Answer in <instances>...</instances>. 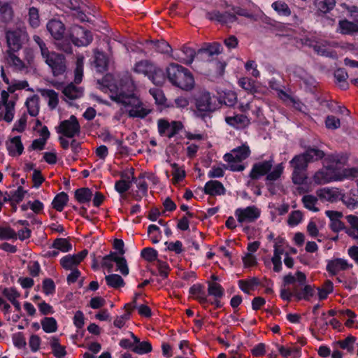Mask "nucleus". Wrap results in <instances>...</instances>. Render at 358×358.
I'll list each match as a JSON object with an SVG mask.
<instances>
[{
  "label": "nucleus",
  "instance_id": "64",
  "mask_svg": "<svg viewBox=\"0 0 358 358\" xmlns=\"http://www.w3.org/2000/svg\"><path fill=\"white\" fill-rule=\"evenodd\" d=\"M115 263L117 266V270L119 271L122 275L126 276L129 274V269L127 260L124 257H120V258L117 259Z\"/></svg>",
  "mask_w": 358,
  "mask_h": 358
},
{
  "label": "nucleus",
  "instance_id": "50",
  "mask_svg": "<svg viewBox=\"0 0 358 358\" xmlns=\"http://www.w3.org/2000/svg\"><path fill=\"white\" fill-rule=\"evenodd\" d=\"M148 234L150 236L152 243L156 244L159 242L162 237L160 228L155 224H150L148 227Z\"/></svg>",
  "mask_w": 358,
  "mask_h": 358
},
{
  "label": "nucleus",
  "instance_id": "16",
  "mask_svg": "<svg viewBox=\"0 0 358 358\" xmlns=\"http://www.w3.org/2000/svg\"><path fill=\"white\" fill-rule=\"evenodd\" d=\"M189 293L204 308L208 299L206 294L205 287L202 284L196 283L189 287Z\"/></svg>",
  "mask_w": 358,
  "mask_h": 358
},
{
  "label": "nucleus",
  "instance_id": "58",
  "mask_svg": "<svg viewBox=\"0 0 358 358\" xmlns=\"http://www.w3.org/2000/svg\"><path fill=\"white\" fill-rule=\"evenodd\" d=\"M55 284L51 278H45L43 280V292L45 295H50L55 293Z\"/></svg>",
  "mask_w": 358,
  "mask_h": 358
},
{
  "label": "nucleus",
  "instance_id": "47",
  "mask_svg": "<svg viewBox=\"0 0 358 358\" xmlns=\"http://www.w3.org/2000/svg\"><path fill=\"white\" fill-rule=\"evenodd\" d=\"M302 202L306 208L313 212H317L319 210L318 208L315 207V204L317 202L316 196L312 194L305 195L302 198Z\"/></svg>",
  "mask_w": 358,
  "mask_h": 358
},
{
  "label": "nucleus",
  "instance_id": "56",
  "mask_svg": "<svg viewBox=\"0 0 358 358\" xmlns=\"http://www.w3.org/2000/svg\"><path fill=\"white\" fill-rule=\"evenodd\" d=\"M27 193V191L24 190L22 186H19L16 190L10 191L11 201L20 203Z\"/></svg>",
  "mask_w": 358,
  "mask_h": 358
},
{
  "label": "nucleus",
  "instance_id": "22",
  "mask_svg": "<svg viewBox=\"0 0 358 358\" xmlns=\"http://www.w3.org/2000/svg\"><path fill=\"white\" fill-rule=\"evenodd\" d=\"M225 122L231 127L238 129L247 124L249 122V120L243 114H236L233 116H226Z\"/></svg>",
  "mask_w": 358,
  "mask_h": 358
},
{
  "label": "nucleus",
  "instance_id": "55",
  "mask_svg": "<svg viewBox=\"0 0 358 358\" xmlns=\"http://www.w3.org/2000/svg\"><path fill=\"white\" fill-rule=\"evenodd\" d=\"M2 294L11 303L20 296V293L14 287H6L2 290Z\"/></svg>",
  "mask_w": 358,
  "mask_h": 358
},
{
  "label": "nucleus",
  "instance_id": "40",
  "mask_svg": "<svg viewBox=\"0 0 358 358\" xmlns=\"http://www.w3.org/2000/svg\"><path fill=\"white\" fill-rule=\"evenodd\" d=\"M148 78L157 86L163 85L165 80L164 72L162 69L154 66V71L149 75Z\"/></svg>",
  "mask_w": 358,
  "mask_h": 358
},
{
  "label": "nucleus",
  "instance_id": "9",
  "mask_svg": "<svg viewBox=\"0 0 358 358\" xmlns=\"http://www.w3.org/2000/svg\"><path fill=\"white\" fill-rule=\"evenodd\" d=\"M234 215L237 221L242 224L244 222L252 223L260 217L261 210L256 206H249L246 208H238Z\"/></svg>",
  "mask_w": 358,
  "mask_h": 358
},
{
  "label": "nucleus",
  "instance_id": "2",
  "mask_svg": "<svg viewBox=\"0 0 358 358\" xmlns=\"http://www.w3.org/2000/svg\"><path fill=\"white\" fill-rule=\"evenodd\" d=\"M348 157L343 153L327 155L324 160V168L317 171L313 176V181L317 185L327 184L337 181V168L343 166Z\"/></svg>",
  "mask_w": 358,
  "mask_h": 358
},
{
  "label": "nucleus",
  "instance_id": "8",
  "mask_svg": "<svg viewBox=\"0 0 358 358\" xmlns=\"http://www.w3.org/2000/svg\"><path fill=\"white\" fill-rule=\"evenodd\" d=\"M57 131L67 138L78 136L80 133V125L77 117L72 115L69 119L60 122Z\"/></svg>",
  "mask_w": 358,
  "mask_h": 358
},
{
  "label": "nucleus",
  "instance_id": "62",
  "mask_svg": "<svg viewBox=\"0 0 358 358\" xmlns=\"http://www.w3.org/2000/svg\"><path fill=\"white\" fill-rule=\"evenodd\" d=\"M303 220V215L299 210H294L290 213L288 217V224L290 226L298 225Z\"/></svg>",
  "mask_w": 358,
  "mask_h": 358
},
{
  "label": "nucleus",
  "instance_id": "46",
  "mask_svg": "<svg viewBox=\"0 0 358 358\" xmlns=\"http://www.w3.org/2000/svg\"><path fill=\"white\" fill-rule=\"evenodd\" d=\"M141 256L143 259L148 262L157 261L158 252L153 248H145L141 252Z\"/></svg>",
  "mask_w": 358,
  "mask_h": 358
},
{
  "label": "nucleus",
  "instance_id": "1",
  "mask_svg": "<svg viewBox=\"0 0 358 358\" xmlns=\"http://www.w3.org/2000/svg\"><path fill=\"white\" fill-rule=\"evenodd\" d=\"M99 83L108 89L112 101L131 107L127 111L129 117L144 119L150 113V110L143 107L142 101L135 94L136 85L131 75L123 76L118 83L110 82L106 78Z\"/></svg>",
  "mask_w": 358,
  "mask_h": 358
},
{
  "label": "nucleus",
  "instance_id": "11",
  "mask_svg": "<svg viewBox=\"0 0 358 358\" xmlns=\"http://www.w3.org/2000/svg\"><path fill=\"white\" fill-rule=\"evenodd\" d=\"M352 266V264H349L345 259L335 258L327 260L326 270L331 275H336L338 271L348 270Z\"/></svg>",
  "mask_w": 358,
  "mask_h": 358
},
{
  "label": "nucleus",
  "instance_id": "13",
  "mask_svg": "<svg viewBox=\"0 0 358 358\" xmlns=\"http://www.w3.org/2000/svg\"><path fill=\"white\" fill-rule=\"evenodd\" d=\"M336 32L342 35L355 36L358 35V24L347 19L340 20Z\"/></svg>",
  "mask_w": 358,
  "mask_h": 358
},
{
  "label": "nucleus",
  "instance_id": "27",
  "mask_svg": "<svg viewBox=\"0 0 358 358\" xmlns=\"http://www.w3.org/2000/svg\"><path fill=\"white\" fill-rule=\"evenodd\" d=\"M68 201L69 195L66 192H62L55 196L52 201V206L57 211L62 212Z\"/></svg>",
  "mask_w": 358,
  "mask_h": 358
},
{
  "label": "nucleus",
  "instance_id": "12",
  "mask_svg": "<svg viewBox=\"0 0 358 358\" xmlns=\"http://www.w3.org/2000/svg\"><path fill=\"white\" fill-rule=\"evenodd\" d=\"M21 33L18 30H9L6 33V38L9 50L8 51L15 52L22 47Z\"/></svg>",
  "mask_w": 358,
  "mask_h": 358
},
{
  "label": "nucleus",
  "instance_id": "33",
  "mask_svg": "<svg viewBox=\"0 0 358 358\" xmlns=\"http://www.w3.org/2000/svg\"><path fill=\"white\" fill-rule=\"evenodd\" d=\"M317 10L322 14L330 13L336 6V0H315Z\"/></svg>",
  "mask_w": 358,
  "mask_h": 358
},
{
  "label": "nucleus",
  "instance_id": "32",
  "mask_svg": "<svg viewBox=\"0 0 358 358\" xmlns=\"http://www.w3.org/2000/svg\"><path fill=\"white\" fill-rule=\"evenodd\" d=\"M310 162L322 159L327 157L324 152L315 147H308L304 152Z\"/></svg>",
  "mask_w": 358,
  "mask_h": 358
},
{
  "label": "nucleus",
  "instance_id": "42",
  "mask_svg": "<svg viewBox=\"0 0 358 358\" xmlns=\"http://www.w3.org/2000/svg\"><path fill=\"white\" fill-rule=\"evenodd\" d=\"M150 43L153 45V48L157 52L169 54L172 51L169 43L164 40L150 41Z\"/></svg>",
  "mask_w": 358,
  "mask_h": 358
},
{
  "label": "nucleus",
  "instance_id": "21",
  "mask_svg": "<svg viewBox=\"0 0 358 358\" xmlns=\"http://www.w3.org/2000/svg\"><path fill=\"white\" fill-rule=\"evenodd\" d=\"M94 64L97 72L103 73L106 71L108 65V59L106 55L103 52H95Z\"/></svg>",
  "mask_w": 358,
  "mask_h": 358
},
{
  "label": "nucleus",
  "instance_id": "60",
  "mask_svg": "<svg viewBox=\"0 0 358 358\" xmlns=\"http://www.w3.org/2000/svg\"><path fill=\"white\" fill-rule=\"evenodd\" d=\"M325 126L329 129H336L341 127L340 119L334 115H328L325 120Z\"/></svg>",
  "mask_w": 358,
  "mask_h": 358
},
{
  "label": "nucleus",
  "instance_id": "39",
  "mask_svg": "<svg viewBox=\"0 0 358 358\" xmlns=\"http://www.w3.org/2000/svg\"><path fill=\"white\" fill-rule=\"evenodd\" d=\"M52 248L60 250L62 252H68L72 250L73 246L66 238H57L53 241Z\"/></svg>",
  "mask_w": 358,
  "mask_h": 358
},
{
  "label": "nucleus",
  "instance_id": "10",
  "mask_svg": "<svg viewBox=\"0 0 358 358\" xmlns=\"http://www.w3.org/2000/svg\"><path fill=\"white\" fill-rule=\"evenodd\" d=\"M250 155L249 146L243 145L232 150V153H226L223 159L227 162H241Z\"/></svg>",
  "mask_w": 358,
  "mask_h": 358
},
{
  "label": "nucleus",
  "instance_id": "25",
  "mask_svg": "<svg viewBox=\"0 0 358 358\" xmlns=\"http://www.w3.org/2000/svg\"><path fill=\"white\" fill-rule=\"evenodd\" d=\"M92 192L88 187H81L77 189L74 192V196L79 203H85L91 201Z\"/></svg>",
  "mask_w": 358,
  "mask_h": 358
},
{
  "label": "nucleus",
  "instance_id": "49",
  "mask_svg": "<svg viewBox=\"0 0 358 358\" xmlns=\"http://www.w3.org/2000/svg\"><path fill=\"white\" fill-rule=\"evenodd\" d=\"M62 92L67 98L71 100L76 99L80 96L78 88L72 83L66 85Z\"/></svg>",
  "mask_w": 358,
  "mask_h": 358
},
{
  "label": "nucleus",
  "instance_id": "28",
  "mask_svg": "<svg viewBox=\"0 0 358 358\" xmlns=\"http://www.w3.org/2000/svg\"><path fill=\"white\" fill-rule=\"evenodd\" d=\"M271 8L277 13L279 16L289 17L292 11L289 6L283 1L277 0L272 3Z\"/></svg>",
  "mask_w": 358,
  "mask_h": 358
},
{
  "label": "nucleus",
  "instance_id": "36",
  "mask_svg": "<svg viewBox=\"0 0 358 358\" xmlns=\"http://www.w3.org/2000/svg\"><path fill=\"white\" fill-rule=\"evenodd\" d=\"M41 324L43 330L48 334L57 331L58 328L57 322L52 317H45L41 320Z\"/></svg>",
  "mask_w": 358,
  "mask_h": 358
},
{
  "label": "nucleus",
  "instance_id": "26",
  "mask_svg": "<svg viewBox=\"0 0 358 358\" xmlns=\"http://www.w3.org/2000/svg\"><path fill=\"white\" fill-rule=\"evenodd\" d=\"M39 98L38 95L34 94L27 99L25 106L27 108L29 114L31 117H36L39 113L38 106Z\"/></svg>",
  "mask_w": 358,
  "mask_h": 358
},
{
  "label": "nucleus",
  "instance_id": "29",
  "mask_svg": "<svg viewBox=\"0 0 358 358\" xmlns=\"http://www.w3.org/2000/svg\"><path fill=\"white\" fill-rule=\"evenodd\" d=\"M308 163H310V161L304 152L295 155L289 162L291 167L306 170H307Z\"/></svg>",
  "mask_w": 358,
  "mask_h": 358
},
{
  "label": "nucleus",
  "instance_id": "44",
  "mask_svg": "<svg viewBox=\"0 0 358 358\" xmlns=\"http://www.w3.org/2000/svg\"><path fill=\"white\" fill-rule=\"evenodd\" d=\"M306 169H297L293 168V172L292 174V180L295 185H302L305 182L307 179Z\"/></svg>",
  "mask_w": 358,
  "mask_h": 358
},
{
  "label": "nucleus",
  "instance_id": "63",
  "mask_svg": "<svg viewBox=\"0 0 358 358\" xmlns=\"http://www.w3.org/2000/svg\"><path fill=\"white\" fill-rule=\"evenodd\" d=\"M150 94L153 96L157 104L164 105L166 99L163 93V92L159 89H150Z\"/></svg>",
  "mask_w": 358,
  "mask_h": 358
},
{
  "label": "nucleus",
  "instance_id": "31",
  "mask_svg": "<svg viewBox=\"0 0 358 358\" xmlns=\"http://www.w3.org/2000/svg\"><path fill=\"white\" fill-rule=\"evenodd\" d=\"M50 348L56 358H62L66 355V348L59 343V340L56 336H52L50 341Z\"/></svg>",
  "mask_w": 358,
  "mask_h": 358
},
{
  "label": "nucleus",
  "instance_id": "4",
  "mask_svg": "<svg viewBox=\"0 0 358 358\" xmlns=\"http://www.w3.org/2000/svg\"><path fill=\"white\" fill-rule=\"evenodd\" d=\"M169 81L172 85L185 91H190L194 87V78L189 69L184 66L171 63L166 69Z\"/></svg>",
  "mask_w": 358,
  "mask_h": 358
},
{
  "label": "nucleus",
  "instance_id": "59",
  "mask_svg": "<svg viewBox=\"0 0 358 358\" xmlns=\"http://www.w3.org/2000/svg\"><path fill=\"white\" fill-rule=\"evenodd\" d=\"M183 128V124L180 121H172L170 124L169 131L166 134L169 138L174 137Z\"/></svg>",
  "mask_w": 358,
  "mask_h": 358
},
{
  "label": "nucleus",
  "instance_id": "57",
  "mask_svg": "<svg viewBox=\"0 0 358 358\" xmlns=\"http://www.w3.org/2000/svg\"><path fill=\"white\" fill-rule=\"evenodd\" d=\"M320 320H322V323H320L318 317H314L312 325L318 327L320 331H325L329 325V322L327 321L325 312L322 313Z\"/></svg>",
  "mask_w": 358,
  "mask_h": 358
},
{
  "label": "nucleus",
  "instance_id": "5",
  "mask_svg": "<svg viewBox=\"0 0 358 358\" xmlns=\"http://www.w3.org/2000/svg\"><path fill=\"white\" fill-rule=\"evenodd\" d=\"M215 99V97L212 96L210 93L207 91L201 92L196 95L194 97L195 116L203 120H205L207 117H210V114L217 109Z\"/></svg>",
  "mask_w": 358,
  "mask_h": 358
},
{
  "label": "nucleus",
  "instance_id": "23",
  "mask_svg": "<svg viewBox=\"0 0 358 358\" xmlns=\"http://www.w3.org/2000/svg\"><path fill=\"white\" fill-rule=\"evenodd\" d=\"M304 287L301 290H298L297 288L294 289V296L297 300H305L310 301L311 297L315 294V290L313 287L310 285H303Z\"/></svg>",
  "mask_w": 358,
  "mask_h": 358
},
{
  "label": "nucleus",
  "instance_id": "51",
  "mask_svg": "<svg viewBox=\"0 0 358 358\" xmlns=\"http://www.w3.org/2000/svg\"><path fill=\"white\" fill-rule=\"evenodd\" d=\"M29 22L31 27H38L40 24L39 11L36 7H31L29 9Z\"/></svg>",
  "mask_w": 358,
  "mask_h": 358
},
{
  "label": "nucleus",
  "instance_id": "41",
  "mask_svg": "<svg viewBox=\"0 0 358 358\" xmlns=\"http://www.w3.org/2000/svg\"><path fill=\"white\" fill-rule=\"evenodd\" d=\"M306 44L312 48L314 51L319 55L328 57L329 50L325 48V45L317 41H314L309 38L306 39Z\"/></svg>",
  "mask_w": 358,
  "mask_h": 358
},
{
  "label": "nucleus",
  "instance_id": "20",
  "mask_svg": "<svg viewBox=\"0 0 358 358\" xmlns=\"http://www.w3.org/2000/svg\"><path fill=\"white\" fill-rule=\"evenodd\" d=\"M343 203L350 209L358 207V189H352L348 193L343 194L341 197Z\"/></svg>",
  "mask_w": 358,
  "mask_h": 358
},
{
  "label": "nucleus",
  "instance_id": "18",
  "mask_svg": "<svg viewBox=\"0 0 358 358\" xmlns=\"http://www.w3.org/2000/svg\"><path fill=\"white\" fill-rule=\"evenodd\" d=\"M8 155L11 157L20 156L24 151V145L21 141L20 136H16L10 139L6 143Z\"/></svg>",
  "mask_w": 358,
  "mask_h": 358
},
{
  "label": "nucleus",
  "instance_id": "61",
  "mask_svg": "<svg viewBox=\"0 0 358 358\" xmlns=\"http://www.w3.org/2000/svg\"><path fill=\"white\" fill-rule=\"evenodd\" d=\"M14 345L18 349H22L26 346V340L22 332H17L12 336Z\"/></svg>",
  "mask_w": 358,
  "mask_h": 358
},
{
  "label": "nucleus",
  "instance_id": "7",
  "mask_svg": "<svg viewBox=\"0 0 358 358\" xmlns=\"http://www.w3.org/2000/svg\"><path fill=\"white\" fill-rule=\"evenodd\" d=\"M69 37L72 43L78 47L87 46L93 40L90 31L77 24L71 27Z\"/></svg>",
  "mask_w": 358,
  "mask_h": 358
},
{
  "label": "nucleus",
  "instance_id": "53",
  "mask_svg": "<svg viewBox=\"0 0 358 358\" xmlns=\"http://www.w3.org/2000/svg\"><path fill=\"white\" fill-rule=\"evenodd\" d=\"M238 20L235 14L224 11L220 13L219 23L222 24H231Z\"/></svg>",
  "mask_w": 358,
  "mask_h": 358
},
{
  "label": "nucleus",
  "instance_id": "3",
  "mask_svg": "<svg viewBox=\"0 0 358 358\" xmlns=\"http://www.w3.org/2000/svg\"><path fill=\"white\" fill-rule=\"evenodd\" d=\"M273 164V157H270L268 159L253 164L249 173L250 178L252 180H257L261 177L266 176L265 183L268 191H271L273 182L281 177L284 170L282 163H280L275 165L271 171Z\"/></svg>",
  "mask_w": 358,
  "mask_h": 358
},
{
  "label": "nucleus",
  "instance_id": "37",
  "mask_svg": "<svg viewBox=\"0 0 358 358\" xmlns=\"http://www.w3.org/2000/svg\"><path fill=\"white\" fill-rule=\"evenodd\" d=\"M43 96L48 98V106L50 109H55L59 103L58 94L53 90L43 89L41 91Z\"/></svg>",
  "mask_w": 358,
  "mask_h": 358
},
{
  "label": "nucleus",
  "instance_id": "34",
  "mask_svg": "<svg viewBox=\"0 0 358 358\" xmlns=\"http://www.w3.org/2000/svg\"><path fill=\"white\" fill-rule=\"evenodd\" d=\"M208 295L214 298H222L224 295V289L215 282L208 281Z\"/></svg>",
  "mask_w": 358,
  "mask_h": 358
},
{
  "label": "nucleus",
  "instance_id": "17",
  "mask_svg": "<svg viewBox=\"0 0 358 358\" xmlns=\"http://www.w3.org/2000/svg\"><path fill=\"white\" fill-rule=\"evenodd\" d=\"M47 29L55 40H60L63 38L65 26L58 20H50L47 24Z\"/></svg>",
  "mask_w": 358,
  "mask_h": 358
},
{
  "label": "nucleus",
  "instance_id": "48",
  "mask_svg": "<svg viewBox=\"0 0 358 358\" xmlns=\"http://www.w3.org/2000/svg\"><path fill=\"white\" fill-rule=\"evenodd\" d=\"M17 234L13 229L10 227L0 226V240H17Z\"/></svg>",
  "mask_w": 358,
  "mask_h": 358
},
{
  "label": "nucleus",
  "instance_id": "35",
  "mask_svg": "<svg viewBox=\"0 0 358 358\" xmlns=\"http://www.w3.org/2000/svg\"><path fill=\"white\" fill-rule=\"evenodd\" d=\"M106 285L109 287L118 289L125 285L124 279L118 274H109L105 276Z\"/></svg>",
  "mask_w": 358,
  "mask_h": 358
},
{
  "label": "nucleus",
  "instance_id": "45",
  "mask_svg": "<svg viewBox=\"0 0 358 358\" xmlns=\"http://www.w3.org/2000/svg\"><path fill=\"white\" fill-rule=\"evenodd\" d=\"M152 350V346L150 341H141L138 345H136L132 348V352L138 355H144L151 352Z\"/></svg>",
  "mask_w": 358,
  "mask_h": 358
},
{
  "label": "nucleus",
  "instance_id": "30",
  "mask_svg": "<svg viewBox=\"0 0 358 358\" xmlns=\"http://www.w3.org/2000/svg\"><path fill=\"white\" fill-rule=\"evenodd\" d=\"M342 195L343 193L341 191H339L338 189L336 188L324 189L319 194L320 197H323L331 203L336 202L338 200H341V197L342 196Z\"/></svg>",
  "mask_w": 358,
  "mask_h": 358
},
{
  "label": "nucleus",
  "instance_id": "15",
  "mask_svg": "<svg viewBox=\"0 0 358 358\" xmlns=\"http://www.w3.org/2000/svg\"><path fill=\"white\" fill-rule=\"evenodd\" d=\"M222 49L219 43H207L198 50L197 56L210 60L213 56L220 54Z\"/></svg>",
  "mask_w": 358,
  "mask_h": 358
},
{
  "label": "nucleus",
  "instance_id": "6",
  "mask_svg": "<svg viewBox=\"0 0 358 358\" xmlns=\"http://www.w3.org/2000/svg\"><path fill=\"white\" fill-rule=\"evenodd\" d=\"M43 58L51 69L53 76L58 77L66 73L67 65L64 55L51 51Z\"/></svg>",
  "mask_w": 358,
  "mask_h": 358
},
{
  "label": "nucleus",
  "instance_id": "14",
  "mask_svg": "<svg viewBox=\"0 0 358 358\" xmlns=\"http://www.w3.org/2000/svg\"><path fill=\"white\" fill-rule=\"evenodd\" d=\"M203 192L210 196H221L225 194L226 189L220 181L210 180L206 182Z\"/></svg>",
  "mask_w": 358,
  "mask_h": 358
},
{
  "label": "nucleus",
  "instance_id": "43",
  "mask_svg": "<svg viewBox=\"0 0 358 358\" xmlns=\"http://www.w3.org/2000/svg\"><path fill=\"white\" fill-rule=\"evenodd\" d=\"M84 68L83 57H78L76 62V69L74 70V83L80 84L83 80Z\"/></svg>",
  "mask_w": 358,
  "mask_h": 358
},
{
  "label": "nucleus",
  "instance_id": "54",
  "mask_svg": "<svg viewBox=\"0 0 358 358\" xmlns=\"http://www.w3.org/2000/svg\"><path fill=\"white\" fill-rule=\"evenodd\" d=\"M60 264L65 270H71L73 266H78L75 257L71 255H68L63 257L60 259Z\"/></svg>",
  "mask_w": 358,
  "mask_h": 358
},
{
  "label": "nucleus",
  "instance_id": "24",
  "mask_svg": "<svg viewBox=\"0 0 358 358\" xmlns=\"http://www.w3.org/2000/svg\"><path fill=\"white\" fill-rule=\"evenodd\" d=\"M155 65L148 60H141L135 64L134 71L141 73L148 78L149 75L154 71Z\"/></svg>",
  "mask_w": 358,
  "mask_h": 358
},
{
  "label": "nucleus",
  "instance_id": "38",
  "mask_svg": "<svg viewBox=\"0 0 358 358\" xmlns=\"http://www.w3.org/2000/svg\"><path fill=\"white\" fill-rule=\"evenodd\" d=\"M337 168V181H342L344 179L355 178L358 176V169L357 168L343 169Z\"/></svg>",
  "mask_w": 358,
  "mask_h": 358
},
{
  "label": "nucleus",
  "instance_id": "19",
  "mask_svg": "<svg viewBox=\"0 0 358 358\" xmlns=\"http://www.w3.org/2000/svg\"><path fill=\"white\" fill-rule=\"evenodd\" d=\"M195 55L196 52L193 48L183 45L181 50L173 55V57L187 65H189L193 62Z\"/></svg>",
  "mask_w": 358,
  "mask_h": 358
},
{
  "label": "nucleus",
  "instance_id": "52",
  "mask_svg": "<svg viewBox=\"0 0 358 358\" xmlns=\"http://www.w3.org/2000/svg\"><path fill=\"white\" fill-rule=\"evenodd\" d=\"M131 187V182L127 180H119L115 182L114 189L120 195L126 193Z\"/></svg>",
  "mask_w": 358,
  "mask_h": 358
}]
</instances>
